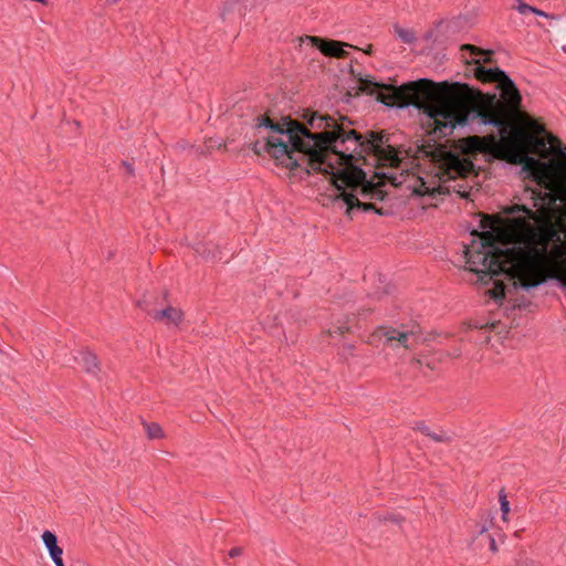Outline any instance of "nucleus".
I'll use <instances>...</instances> for the list:
<instances>
[{
	"mask_svg": "<svg viewBox=\"0 0 566 566\" xmlns=\"http://www.w3.org/2000/svg\"><path fill=\"white\" fill-rule=\"evenodd\" d=\"M533 14L537 15V17H544V18H551L553 19L554 15L553 14H549L541 9H538L537 7H534V11H533Z\"/></svg>",
	"mask_w": 566,
	"mask_h": 566,
	"instance_id": "4d7b16f0",
	"label": "nucleus"
},
{
	"mask_svg": "<svg viewBox=\"0 0 566 566\" xmlns=\"http://www.w3.org/2000/svg\"><path fill=\"white\" fill-rule=\"evenodd\" d=\"M442 358H443V353H436L431 357L417 358V359H415V361L419 366H423L424 365L429 369L434 370L437 368V364L440 363L442 360Z\"/></svg>",
	"mask_w": 566,
	"mask_h": 566,
	"instance_id": "bb28decb",
	"label": "nucleus"
},
{
	"mask_svg": "<svg viewBox=\"0 0 566 566\" xmlns=\"http://www.w3.org/2000/svg\"><path fill=\"white\" fill-rule=\"evenodd\" d=\"M301 41L318 50L323 55L335 59L348 57L350 53L346 50V48L359 50L358 46L347 42L319 35L305 34L301 36Z\"/></svg>",
	"mask_w": 566,
	"mask_h": 566,
	"instance_id": "9b49d317",
	"label": "nucleus"
},
{
	"mask_svg": "<svg viewBox=\"0 0 566 566\" xmlns=\"http://www.w3.org/2000/svg\"><path fill=\"white\" fill-rule=\"evenodd\" d=\"M146 304H147V302H146L145 300H143V301H138V302H137V306H138V307H140V308H143V310H146V308L144 307V305H146Z\"/></svg>",
	"mask_w": 566,
	"mask_h": 566,
	"instance_id": "338daca9",
	"label": "nucleus"
},
{
	"mask_svg": "<svg viewBox=\"0 0 566 566\" xmlns=\"http://www.w3.org/2000/svg\"><path fill=\"white\" fill-rule=\"evenodd\" d=\"M514 311H516V307H515L514 303H512L511 305L505 306L503 314L505 317L510 318V317H512Z\"/></svg>",
	"mask_w": 566,
	"mask_h": 566,
	"instance_id": "6e6d98bb",
	"label": "nucleus"
},
{
	"mask_svg": "<svg viewBox=\"0 0 566 566\" xmlns=\"http://www.w3.org/2000/svg\"><path fill=\"white\" fill-rule=\"evenodd\" d=\"M497 150L503 156L505 163L512 166H520L516 175L522 180L537 181V175L532 170V167L536 164V158L533 155L513 144L499 145Z\"/></svg>",
	"mask_w": 566,
	"mask_h": 566,
	"instance_id": "9d476101",
	"label": "nucleus"
},
{
	"mask_svg": "<svg viewBox=\"0 0 566 566\" xmlns=\"http://www.w3.org/2000/svg\"><path fill=\"white\" fill-rule=\"evenodd\" d=\"M389 142V135L385 130H367L361 135V154L374 156L378 154Z\"/></svg>",
	"mask_w": 566,
	"mask_h": 566,
	"instance_id": "4468645a",
	"label": "nucleus"
},
{
	"mask_svg": "<svg viewBox=\"0 0 566 566\" xmlns=\"http://www.w3.org/2000/svg\"><path fill=\"white\" fill-rule=\"evenodd\" d=\"M427 132L430 136L442 139L450 137L457 129L454 114L439 109H431L426 113Z\"/></svg>",
	"mask_w": 566,
	"mask_h": 566,
	"instance_id": "ddd939ff",
	"label": "nucleus"
},
{
	"mask_svg": "<svg viewBox=\"0 0 566 566\" xmlns=\"http://www.w3.org/2000/svg\"><path fill=\"white\" fill-rule=\"evenodd\" d=\"M241 554H242V547L235 546L229 551L228 556L230 558H235V557L240 556Z\"/></svg>",
	"mask_w": 566,
	"mask_h": 566,
	"instance_id": "603ef678",
	"label": "nucleus"
},
{
	"mask_svg": "<svg viewBox=\"0 0 566 566\" xmlns=\"http://www.w3.org/2000/svg\"><path fill=\"white\" fill-rule=\"evenodd\" d=\"M452 24H455V22H453V21L446 22V21L441 20L436 23V29L438 32H440L443 28L446 29V31H448L449 29H451Z\"/></svg>",
	"mask_w": 566,
	"mask_h": 566,
	"instance_id": "49530a36",
	"label": "nucleus"
},
{
	"mask_svg": "<svg viewBox=\"0 0 566 566\" xmlns=\"http://www.w3.org/2000/svg\"><path fill=\"white\" fill-rule=\"evenodd\" d=\"M483 127L494 128L495 132L486 136L467 135L459 138L457 143L462 154L475 158L478 155L485 153V140H489L492 136H497L502 140L513 134L507 120L499 116L485 115Z\"/></svg>",
	"mask_w": 566,
	"mask_h": 566,
	"instance_id": "0eeeda50",
	"label": "nucleus"
},
{
	"mask_svg": "<svg viewBox=\"0 0 566 566\" xmlns=\"http://www.w3.org/2000/svg\"><path fill=\"white\" fill-rule=\"evenodd\" d=\"M343 347H344L345 349H347L349 353H352V352L356 348V346H355L354 344H350V343H345V344L343 345Z\"/></svg>",
	"mask_w": 566,
	"mask_h": 566,
	"instance_id": "e2e57ef3",
	"label": "nucleus"
},
{
	"mask_svg": "<svg viewBox=\"0 0 566 566\" xmlns=\"http://www.w3.org/2000/svg\"><path fill=\"white\" fill-rule=\"evenodd\" d=\"M484 118L485 114L476 108L464 111L460 114H454L455 128L463 129L470 127L473 123H476L480 127H483Z\"/></svg>",
	"mask_w": 566,
	"mask_h": 566,
	"instance_id": "6ab92c4d",
	"label": "nucleus"
},
{
	"mask_svg": "<svg viewBox=\"0 0 566 566\" xmlns=\"http://www.w3.org/2000/svg\"><path fill=\"white\" fill-rule=\"evenodd\" d=\"M193 251L206 261L218 262L222 259V252L218 245L208 242H198Z\"/></svg>",
	"mask_w": 566,
	"mask_h": 566,
	"instance_id": "412c9836",
	"label": "nucleus"
},
{
	"mask_svg": "<svg viewBox=\"0 0 566 566\" xmlns=\"http://www.w3.org/2000/svg\"><path fill=\"white\" fill-rule=\"evenodd\" d=\"M467 263L470 264V266H476L478 264L483 265L485 268L490 266L493 261L491 258L486 256L484 254V247L481 245L479 249H476L473 252H468L465 254Z\"/></svg>",
	"mask_w": 566,
	"mask_h": 566,
	"instance_id": "393cba45",
	"label": "nucleus"
},
{
	"mask_svg": "<svg viewBox=\"0 0 566 566\" xmlns=\"http://www.w3.org/2000/svg\"><path fill=\"white\" fill-rule=\"evenodd\" d=\"M254 135L259 134L261 129H266L270 134L277 135L276 137L284 136L285 130L280 125V119H274L270 115V111L258 115L254 118Z\"/></svg>",
	"mask_w": 566,
	"mask_h": 566,
	"instance_id": "f3484780",
	"label": "nucleus"
},
{
	"mask_svg": "<svg viewBox=\"0 0 566 566\" xmlns=\"http://www.w3.org/2000/svg\"><path fill=\"white\" fill-rule=\"evenodd\" d=\"M298 119L293 118L292 115H283L280 118V125L285 130L283 135L286 137Z\"/></svg>",
	"mask_w": 566,
	"mask_h": 566,
	"instance_id": "7c9ffc66",
	"label": "nucleus"
},
{
	"mask_svg": "<svg viewBox=\"0 0 566 566\" xmlns=\"http://www.w3.org/2000/svg\"><path fill=\"white\" fill-rule=\"evenodd\" d=\"M296 114H300L301 123L308 127L311 130L312 128H322L325 127V119H323L327 113L321 114L318 111L307 107V108H298Z\"/></svg>",
	"mask_w": 566,
	"mask_h": 566,
	"instance_id": "aec40b11",
	"label": "nucleus"
},
{
	"mask_svg": "<svg viewBox=\"0 0 566 566\" xmlns=\"http://www.w3.org/2000/svg\"><path fill=\"white\" fill-rule=\"evenodd\" d=\"M263 145H261V140L260 139H256L252 143H250L249 147L251 148V150L258 155V156H261L262 153H266L265 150H263Z\"/></svg>",
	"mask_w": 566,
	"mask_h": 566,
	"instance_id": "37998d69",
	"label": "nucleus"
},
{
	"mask_svg": "<svg viewBox=\"0 0 566 566\" xmlns=\"http://www.w3.org/2000/svg\"><path fill=\"white\" fill-rule=\"evenodd\" d=\"M547 282H548L547 279L546 280H536V281H531V282H520V284L517 285V289H520V292L531 293L532 291L536 290L538 286H541L542 284H545Z\"/></svg>",
	"mask_w": 566,
	"mask_h": 566,
	"instance_id": "c756f323",
	"label": "nucleus"
},
{
	"mask_svg": "<svg viewBox=\"0 0 566 566\" xmlns=\"http://www.w3.org/2000/svg\"><path fill=\"white\" fill-rule=\"evenodd\" d=\"M444 356H448V357H459L460 356V350L457 349L455 352H452V354L450 353H443V357Z\"/></svg>",
	"mask_w": 566,
	"mask_h": 566,
	"instance_id": "0e129e2a",
	"label": "nucleus"
},
{
	"mask_svg": "<svg viewBox=\"0 0 566 566\" xmlns=\"http://www.w3.org/2000/svg\"><path fill=\"white\" fill-rule=\"evenodd\" d=\"M523 191L525 193L531 192L532 206L522 202L521 197L517 192H515L512 197V201L509 205H504L501 207V213L506 218L507 223L516 230H523V240L532 229L525 228L526 221L535 220L537 218V212L534 208L541 207V199L544 197L543 192H534L532 186L524 184ZM537 228H533L536 230Z\"/></svg>",
	"mask_w": 566,
	"mask_h": 566,
	"instance_id": "423d86ee",
	"label": "nucleus"
},
{
	"mask_svg": "<svg viewBox=\"0 0 566 566\" xmlns=\"http://www.w3.org/2000/svg\"><path fill=\"white\" fill-rule=\"evenodd\" d=\"M499 502H500V510L502 512V520L504 522L507 521V516L511 512L510 501L507 500V494L505 492V488H502L499 491Z\"/></svg>",
	"mask_w": 566,
	"mask_h": 566,
	"instance_id": "c85d7f7f",
	"label": "nucleus"
},
{
	"mask_svg": "<svg viewBox=\"0 0 566 566\" xmlns=\"http://www.w3.org/2000/svg\"><path fill=\"white\" fill-rule=\"evenodd\" d=\"M513 303L516 307V310L523 311L530 307L533 303L532 301L527 300L524 295L518 296L513 300Z\"/></svg>",
	"mask_w": 566,
	"mask_h": 566,
	"instance_id": "58836bf2",
	"label": "nucleus"
},
{
	"mask_svg": "<svg viewBox=\"0 0 566 566\" xmlns=\"http://www.w3.org/2000/svg\"><path fill=\"white\" fill-rule=\"evenodd\" d=\"M462 85H463L464 87L469 88V90H476V91L481 92V91H480V88L474 87V86H472V85H471V84H469V83H462Z\"/></svg>",
	"mask_w": 566,
	"mask_h": 566,
	"instance_id": "69168bd1",
	"label": "nucleus"
},
{
	"mask_svg": "<svg viewBox=\"0 0 566 566\" xmlns=\"http://www.w3.org/2000/svg\"><path fill=\"white\" fill-rule=\"evenodd\" d=\"M514 9L517 10L521 14L533 13L534 6H531L524 1H520L518 4L514 6Z\"/></svg>",
	"mask_w": 566,
	"mask_h": 566,
	"instance_id": "a19ab883",
	"label": "nucleus"
},
{
	"mask_svg": "<svg viewBox=\"0 0 566 566\" xmlns=\"http://www.w3.org/2000/svg\"><path fill=\"white\" fill-rule=\"evenodd\" d=\"M74 360L90 375L97 376L101 371V361L97 355L88 348L77 350Z\"/></svg>",
	"mask_w": 566,
	"mask_h": 566,
	"instance_id": "dca6fc26",
	"label": "nucleus"
},
{
	"mask_svg": "<svg viewBox=\"0 0 566 566\" xmlns=\"http://www.w3.org/2000/svg\"><path fill=\"white\" fill-rule=\"evenodd\" d=\"M345 206H346V209H345V216L348 218V219H353V212L355 210V208L353 207V203L352 202H343Z\"/></svg>",
	"mask_w": 566,
	"mask_h": 566,
	"instance_id": "864d4df0",
	"label": "nucleus"
},
{
	"mask_svg": "<svg viewBox=\"0 0 566 566\" xmlns=\"http://www.w3.org/2000/svg\"><path fill=\"white\" fill-rule=\"evenodd\" d=\"M491 525H493V517H490V520L484 521V523L480 527L479 534L482 535L484 533H488Z\"/></svg>",
	"mask_w": 566,
	"mask_h": 566,
	"instance_id": "8fccbe9b",
	"label": "nucleus"
},
{
	"mask_svg": "<svg viewBox=\"0 0 566 566\" xmlns=\"http://www.w3.org/2000/svg\"><path fill=\"white\" fill-rule=\"evenodd\" d=\"M502 282H505L506 287V295L507 294H516L520 292V289H517V285L520 282L515 281L511 275H506Z\"/></svg>",
	"mask_w": 566,
	"mask_h": 566,
	"instance_id": "e433bc0d",
	"label": "nucleus"
},
{
	"mask_svg": "<svg viewBox=\"0 0 566 566\" xmlns=\"http://www.w3.org/2000/svg\"><path fill=\"white\" fill-rule=\"evenodd\" d=\"M436 60L439 61V64H443L444 60H447V56L444 53L440 54V53H437L436 56H434Z\"/></svg>",
	"mask_w": 566,
	"mask_h": 566,
	"instance_id": "680f3d73",
	"label": "nucleus"
},
{
	"mask_svg": "<svg viewBox=\"0 0 566 566\" xmlns=\"http://www.w3.org/2000/svg\"><path fill=\"white\" fill-rule=\"evenodd\" d=\"M308 130V127H305L300 120H297L290 134L286 136V140L282 137L274 136L263 138V150L271 156L276 167L289 169L290 178H295L297 169L301 168L300 158H297V150L301 148Z\"/></svg>",
	"mask_w": 566,
	"mask_h": 566,
	"instance_id": "39448f33",
	"label": "nucleus"
},
{
	"mask_svg": "<svg viewBox=\"0 0 566 566\" xmlns=\"http://www.w3.org/2000/svg\"><path fill=\"white\" fill-rule=\"evenodd\" d=\"M505 252L525 260L538 262L551 256H559L554 262V270L547 281L554 283L559 290L566 291V232L552 227H538L532 230L523 240L514 241L506 245Z\"/></svg>",
	"mask_w": 566,
	"mask_h": 566,
	"instance_id": "f257e3e1",
	"label": "nucleus"
},
{
	"mask_svg": "<svg viewBox=\"0 0 566 566\" xmlns=\"http://www.w3.org/2000/svg\"><path fill=\"white\" fill-rule=\"evenodd\" d=\"M485 295L499 307H502L507 300L505 282L501 280L494 281L492 287L486 290Z\"/></svg>",
	"mask_w": 566,
	"mask_h": 566,
	"instance_id": "5701e85b",
	"label": "nucleus"
},
{
	"mask_svg": "<svg viewBox=\"0 0 566 566\" xmlns=\"http://www.w3.org/2000/svg\"><path fill=\"white\" fill-rule=\"evenodd\" d=\"M324 134L308 130L301 148L297 150L301 168L297 169L298 180L314 175H323L328 180L340 175V169L332 161L322 147Z\"/></svg>",
	"mask_w": 566,
	"mask_h": 566,
	"instance_id": "20e7f679",
	"label": "nucleus"
},
{
	"mask_svg": "<svg viewBox=\"0 0 566 566\" xmlns=\"http://www.w3.org/2000/svg\"><path fill=\"white\" fill-rule=\"evenodd\" d=\"M556 153L559 157L566 159V144L562 140H558V145L556 146Z\"/></svg>",
	"mask_w": 566,
	"mask_h": 566,
	"instance_id": "de8ad7c7",
	"label": "nucleus"
},
{
	"mask_svg": "<svg viewBox=\"0 0 566 566\" xmlns=\"http://www.w3.org/2000/svg\"><path fill=\"white\" fill-rule=\"evenodd\" d=\"M148 314L157 322H164L169 325L178 326L184 321V312L180 308L174 307L168 304L161 310H154Z\"/></svg>",
	"mask_w": 566,
	"mask_h": 566,
	"instance_id": "a211bd4d",
	"label": "nucleus"
},
{
	"mask_svg": "<svg viewBox=\"0 0 566 566\" xmlns=\"http://www.w3.org/2000/svg\"><path fill=\"white\" fill-rule=\"evenodd\" d=\"M409 336L413 337V340L416 344L422 343L428 344L431 342L434 336L428 335L426 337H422L421 327L418 323H413L411 328L399 331L394 327H384L379 326L376 328L374 333H371L368 337V344L376 345L377 342H380L382 338H385V344L390 345L391 347H405L407 349L410 348L408 345V338Z\"/></svg>",
	"mask_w": 566,
	"mask_h": 566,
	"instance_id": "6e6552de",
	"label": "nucleus"
},
{
	"mask_svg": "<svg viewBox=\"0 0 566 566\" xmlns=\"http://www.w3.org/2000/svg\"><path fill=\"white\" fill-rule=\"evenodd\" d=\"M499 327H502V329L505 331V333H509L507 326L502 324L501 321L488 322L481 328H484L485 331H489V332H495V333L500 334L502 331H499Z\"/></svg>",
	"mask_w": 566,
	"mask_h": 566,
	"instance_id": "4c0bfd02",
	"label": "nucleus"
},
{
	"mask_svg": "<svg viewBox=\"0 0 566 566\" xmlns=\"http://www.w3.org/2000/svg\"><path fill=\"white\" fill-rule=\"evenodd\" d=\"M378 280H379V283L385 284V286L381 289V291H380V287H378L377 291L375 292V294L377 295V298H380L384 295H390L395 290V285L386 283V276L382 274H379Z\"/></svg>",
	"mask_w": 566,
	"mask_h": 566,
	"instance_id": "2f4dec72",
	"label": "nucleus"
},
{
	"mask_svg": "<svg viewBox=\"0 0 566 566\" xmlns=\"http://www.w3.org/2000/svg\"><path fill=\"white\" fill-rule=\"evenodd\" d=\"M360 51V48H358ZM361 51L368 55V56H373L375 54V46L373 44H368L366 48L361 49Z\"/></svg>",
	"mask_w": 566,
	"mask_h": 566,
	"instance_id": "bf43d9fd",
	"label": "nucleus"
},
{
	"mask_svg": "<svg viewBox=\"0 0 566 566\" xmlns=\"http://www.w3.org/2000/svg\"><path fill=\"white\" fill-rule=\"evenodd\" d=\"M205 147L208 151H211L213 149H221V147L226 148V143L218 137H209L205 139Z\"/></svg>",
	"mask_w": 566,
	"mask_h": 566,
	"instance_id": "c9c22d12",
	"label": "nucleus"
},
{
	"mask_svg": "<svg viewBox=\"0 0 566 566\" xmlns=\"http://www.w3.org/2000/svg\"><path fill=\"white\" fill-rule=\"evenodd\" d=\"M460 51L465 65V78H475L482 84H495L504 99L514 105L521 104V91L509 73L497 65L493 49L463 43L460 45Z\"/></svg>",
	"mask_w": 566,
	"mask_h": 566,
	"instance_id": "f03ea898",
	"label": "nucleus"
},
{
	"mask_svg": "<svg viewBox=\"0 0 566 566\" xmlns=\"http://www.w3.org/2000/svg\"><path fill=\"white\" fill-rule=\"evenodd\" d=\"M328 333L331 336H333L334 334L344 335L346 333H352V327L348 325H340L333 331L329 329Z\"/></svg>",
	"mask_w": 566,
	"mask_h": 566,
	"instance_id": "c03bdc74",
	"label": "nucleus"
},
{
	"mask_svg": "<svg viewBox=\"0 0 566 566\" xmlns=\"http://www.w3.org/2000/svg\"><path fill=\"white\" fill-rule=\"evenodd\" d=\"M325 119V127L331 130V136L335 144L344 147L347 142L354 143V147H345L342 151H349L348 158L355 161H360L365 159V156L361 154V135L359 132L353 128H346L336 122V118L333 115L326 114L323 118Z\"/></svg>",
	"mask_w": 566,
	"mask_h": 566,
	"instance_id": "1a4fd4ad",
	"label": "nucleus"
},
{
	"mask_svg": "<svg viewBox=\"0 0 566 566\" xmlns=\"http://www.w3.org/2000/svg\"><path fill=\"white\" fill-rule=\"evenodd\" d=\"M534 565V562L532 559H528V558H518L516 560V566H532Z\"/></svg>",
	"mask_w": 566,
	"mask_h": 566,
	"instance_id": "13d9d810",
	"label": "nucleus"
},
{
	"mask_svg": "<svg viewBox=\"0 0 566 566\" xmlns=\"http://www.w3.org/2000/svg\"><path fill=\"white\" fill-rule=\"evenodd\" d=\"M488 538H489V549L492 553H497L499 552V547H497V544L495 542V538L491 534L488 535Z\"/></svg>",
	"mask_w": 566,
	"mask_h": 566,
	"instance_id": "3c124183",
	"label": "nucleus"
},
{
	"mask_svg": "<svg viewBox=\"0 0 566 566\" xmlns=\"http://www.w3.org/2000/svg\"><path fill=\"white\" fill-rule=\"evenodd\" d=\"M429 438L431 440H433L434 442H444V443H449L452 440L451 437L448 436L444 431H441L440 433L431 432V434H429Z\"/></svg>",
	"mask_w": 566,
	"mask_h": 566,
	"instance_id": "ea45409f",
	"label": "nucleus"
},
{
	"mask_svg": "<svg viewBox=\"0 0 566 566\" xmlns=\"http://www.w3.org/2000/svg\"><path fill=\"white\" fill-rule=\"evenodd\" d=\"M144 427L150 440L160 439L165 436L161 426L157 422H144Z\"/></svg>",
	"mask_w": 566,
	"mask_h": 566,
	"instance_id": "cd10ccee",
	"label": "nucleus"
},
{
	"mask_svg": "<svg viewBox=\"0 0 566 566\" xmlns=\"http://www.w3.org/2000/svg\"><path fill=\"white\" fill-rule=\"evenodd\" d=\"M336 122L339 123L342 126H344V124L354 125V120L350 117L342 114H338V118L336 119Z\"/></svg>",
	"mask_w": 566,
	"mask_h": 566,
	"instance_id": "09e8293b",
	"label": "nucleus"
},
{
	"mask_svg": "<svg viewBox=\"0 0 566 566\" xmlns=\"http://www.w3.org/2000/svg\"><path fill=\"white\" fill-rule=\"evenodd\" d=\"M122 167L125 168L126 170V174L129 176V177H135V168L133 166L132 163H129L128 160H123L122 161Z\"/></svg>",
	"mask_w": 566,
	"mask_h": 566,
	"instance_id": "a18cd8bd",
	"label": "nucleus"
},
{
	"mask_svg": "<svg viewBox=\"0 0 566 566\" xmlns=\"http://www.w3.org/2000/svg\"><path fill=\"white\" fill-rule=\"evenodd\" d=\"M433 36H434V31L433 30H428L423 34V40L429 41V40L433 39Z\"/></svg>",
	"mask_w": 566,
	"mask_h": 566,
	"instance_id": "052dcab7",
	"label": "nucleus"
},
{
	"mask_svg": "<svg viewBox=\"0 0 566 566\" xmlns=\"http://www.w3.org/2000/svg\"><path fill=\"white\" fill-rule=\"evenodd\" d=\"M492 268L489 266L484 269H480L478 266H469L468 271L476 275L478 281L481 285L488 286L491 282L494 281L496 276L501 274L500 270L495 264H491Z\"/></svg>",
	"mask_w": 566,
	"mask_h": 566,
	"instance_id": "4be33fe9",
	"label": "nucleus"
},
{
	"mask_svg": "<svg viewBox=\"0 0 566 566\" xmlns=\"http://www.w3.org/2000/svg\"><path fill=\"white\" fill-rule=\"evenodd\" d=\"M378 518L380 522H390L398 525L406 521L405 516H402L401 514H395L389 512H387L384 515H379Z\"/></svg>",
	"mask_w": 566,
	"mask_h": 566,
	"instance_id": "f704fd0d",
	"label": "nucleus"
},
{
	"mask_svg": "<svg viewBox=\"0 0 566 566\" xmlns=\"http://www.w3.org/2000/svg\"><path fill=\"white\" fill-rule=\"evenodd\" d=\"M357 59H352L345 67H340L342 73L346 72L360 85V93L374 97L377 103L382 104L389 109H405L410 103L408 99L417 98L420 92L419 82L407 81L398 84L397 76L388 77L386 81L378 80L375 75L364 74L354 69Z\"/></svg>",
	"mask_w": 566,
	"mask_h": 566,
	"instance_id": "7ed1b4c3",
	"label": "nucleus"
},
{
	"mask_svg": "<svg viewBox=\"0 0 566 566\" xmlns=\"http://www.w3.org/2000/svg\"><path fill=\"white\" fill-rule=\"evenodd\" d=\"M329 184L336 193L333 196V201L338 202H352L353 207L357 211L369 212L373 211L377 214L382 216V209L378 208L375 203L360 201L355 191L348 190L345 180L344 174L340 170V175H336L329 179Z\"/></svg>",
	"mask_w": 566,
	"mask_h": 566,
	"instance_id": "f8f14e48",
	"label": "nucleus"
},
{
	"mask_svg": "<svg viewBox=\"0 0 566 566\" xmlns=\"http://www.w3.org/2000/svg\"><path fill=\"white\" fill-rule=\"evenodd\" d=\"M247 2H249V0H223L222 6L220 8V13H219L220 18L224 21L229 14L234 12L235 7L238 4H243L242 7L239 8L238 11H239L240 17L244 18L248 12Z\"/></svg>",
	"mask_w": 566,
	"mask_h": 566,
	"instance_id": "b1692460",
	"label": "nucleus"
},
{
	"mask_svg": "<svg viewBox=\"0 0 566 566\" xmlns=\"http://www.w3.org/2000/svg\"><path fill=\"white\" fill-rule=\"evenodd\" d=\"M168 297H169V291H168V290H165V291L163 292V300H164V301H168Z\"/></svg>",
	"mask_w": 566,
	"mask_h": 566,
	"instance_id": "774afa93",
	"label": "nucleus"
},
{
	"mask_svg": "<svg viewBox=\"0 0 566 566\" xmlns=\"http://www.w3.org/2000/svg\"><path fill=\"white\" fill-rule=\"evenodd\" d=\"M386 179H387V181H388L390 185H392V186H395V187H397V186H400V185H401V182H398V181H397V176H396L395 174H391V172L387 174V175H386Z\"/></svg>",
	"mask_w": 566,
	"mask_h": 566,
	"instance_id": "5fc2aeb1",
	"label": "nucleus"
},
{
	"mask_svg": "<svg viewBox=\"0 0 566 566\" xmlns=\"http://www.w3.org/2000/svg\"><path fill=\"white\" fill-rule=\"evenodd\" d=\"M394 31H395V34L403 42V43H407V44H412L416 42V35H415V32L413 30L411 29H403L401 28L398 23H395L394 24Z\"/></svg>",
	"mask_w": 566,
	"mask_h": 566,
	"instance_id": "a878e982",
	"label": "nucleus"
},
{
	"mask_svg": "<svg viewBox=\"0 0 566 566\" xmlns=\"http://www.w3.org/2000/svg\"><path fill=\"white\" fill-rule=\"evenodd\" d=\"M42 543L46 548L52 563L55 566H65L62 555L63 548L59 545L57 536L54 532L45 530L42 535Z\"/></svg>",
	"mask_w": 566,
	"mask_h": 566,
	"instance_id": "2eb2a0df",
	"label": "nucleus"
},
{
	"mask_svg": "<svg viewBox=\"0 0 566 566\" xmlns=\"http://www.w3.org/2000/svg\"><path fill=\"white\" fill-rule=\"evenodd\" d=\"M361 195L364 197L368 196L369 198L376 199V200L381 201V202L386 201L388 196H389L388 191L385 190V189H381V188H375L370 193H367V192L363 191Z\"/></svg>",
	"mask_w": 566,
	"mask_h": 566,
	"instance_id": "72a5a7b5",
	"label": "nucleus"
},
{
	"mask_svg": "<svg viewBox=\"0 0 566 566\" xmlns=\"http://www.w3.org/2000/svg\"><path fill=\"white\" fill-rule=\"evenodd\" d=\"M360 95H365L364 93H360V85L357 84V86L349 87L345 91L342 101L346 104H349L353 98H356Z\"/></svg>",
	"mask_w": 566,
	"mask_h": 566,
	"instance_id": "473e14b6",
	"label": "nucleus"
},
{
	"mask_svg": "<svg viewBox=\"0 0 566 566\" xmlns=\"http://www.w3.org/2000/svg\"><path fill=\"white\" fill-rule=\"evenodd\" d=\"M413 429L421 432L426 437H429V434L432 432L424 421H417Z\"/></svg>",
	"mask_w": 566,
	"mask_h": 566,
	"instance_id": "79ce46f5",
	"label": "nucleus"
}]
</instances>
